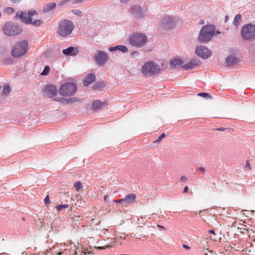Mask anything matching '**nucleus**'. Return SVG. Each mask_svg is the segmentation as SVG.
Returning <instances> with one entry per match:
<instances>
[{"label":"nucleus","mask_w":255,"mask_h":255,"mask_svg":"<svg viewBox=\"0 0 255 255\" xmlns=\"http://www.w3.org/2000/svg\"><path fill=\"white\" fill-rule=\"evenodd\" d=\"M37 14L36 11L35 10L31 9L29 10L28 13L20 11V14L19 12H17L15 15V18H19L22 22L26 24H32V25L36 26H39L42 23V21L40 19L35 20L32 21V18L31 16Z\"/></svg>","instance_id":"obj_1"},{"label":"nucleus","mask_w":255,"mask_h":255,"mask_svg":"<svg viewBox=\"0 0 255 255\" xmlns=\"http://www.w3.org/2000/svg\"><path fill=\"white\" fill-rule=\"evenodd\" d=\"M74 28V25L72 21L64 19L59 23L57 33L62 37H66L71 33Z\"/></svg>","instance_id":"obj_2"},{"label":"nucleus","mask_w":255,"mask_h":255,"mask_svg":"<svg viewBox=\"0 0 255 255\" xmlns=\"http://www.w3.org/2000/svg\"><path fill=\"white\" fill-rule=\"evenodd\" d=\"M28 48V44L26 41H20L13 46L11 54L14 58L20 57L26 53Z\"/></svg>","instance_id":"obj_3"},{"label":"nucleus","mask_w":255,"mask_h":255,"mask_svg":"<svg viewBox=\"0 0 255 255\" xmlns=\"http://www.w3.org/2000/svg\"><path fill=\"white\" fill-rule=\"evenodd\" d=\"M215 31V28L213 25L203 26L200 32L199 40L202 43L208 42L212 38Z\"/></svg>","instance_id":"obj_4"},{"label":"nucleus","mask_w":255,"mask_h":255,"mask_svg":"<svg viewBox=\"0 0 255 255\" xmlns=\"http://www.w3.org/2000/svg\"><path fill=\"white\" fill-rule=\"evenodd\" d=\"M160 71V66L153 61L146 62L142 67V73L147 76L157 74Z\"/></svg>","instance_id":"obj_5"},{"label":"nucleus","mask_w":255,"mask_h":255,"mask_svg":"<svg viewBox=\"0 0 255 255\" xmlns=\"http://www.w3.org/2000/svg\"><path fill=\"white\" fill-rule=\"evenodd\" d=\"M242 38L246 40H252L255 38V25L247 24L243 27L241 32Z\"/></svg>","instance_id":"obj_6"},{"label":"nucleus","mask_w":255,"mask_h":255,"mask_svg":"<svg viewBox=\"0 0 255 255\" xmlns=\"http://www.w3.org/2000/svg\"><path fill=\"white\" fill-rule=\"evenodd\" d=\"M2 29L4 34L8 36L16 35L21 32V29L19 26L13 24L11 22H6Z\"/></svg>","instance_id":"obj_7"},{"label":"nucleus","mask_w":255,"mask_h":255,"mask_svg":"<svg viewBox=\"0 0 255 255\" xmlns=\"http://www.w3.org/2000/svg\"><path fill=\"white\" fill-rule=\"evenodd\" d=\"M76 85L72 83H66L62 85L59 89V93L64 96H70L76 91Z\"/></svg>","instance_id":"obj_8"},{"label":"nucleus","mask_w":255,"mask_h":255,"mask_svg":"<svg viewBox=\"0 0 255 255\" xmlns=\"http://www.w3.org/2000/svg\"><path fill=\"white\" fill-rule=\"evenodd\" d=\"M146 41V37L145 35L141 33H135L132 35L129 40L130 45L133 46L141 47Z\"/></svg>","instance_id":"obj_9"},{"label":"nucleus","mask_w":255,"mask_h":255,"mask_svg":"<svg viewBox=\"0 0 255 255\" xmlns=\"http://www.w3.org/2000/svg\"><path fill=\"white\" fill-rule=\"evenodd\" d=\"M196 53L199 56L204 59H207L211 55V51L203 45L197 46Z\"/></svg>","instance_id":"obj_10"},{"label":"nucleus","mask_w":255,"mask_h":255,"mask_svg":"<svg viewBox=\"0 0 255 255\" xmlns=\"http://www.w3.org/2000/svg\"><path fill=\"white\" fill-rule=\"evenodd\" d=\"M108 55L102 51H98V53L95 56V60L97 64L99 66H103L108 60Z\"/></svg>","instance_id":"obj_11"},{"label":"nucleus","mask_w":255,"mask_h":255,"mask_svg":"<svg viewBox=\"0 0 255 255\" xmlns=\"http://www.w3.org/2000/svg\"><path fill=\"white\" fill-rule=\"evenodd\" d=\"M129 12L133 16L136 18H141L144 16V11L138 5L131 6Z\"/></svg>","instance_id":"obj_12"},{"label":"nucleus","mask_w":255,"mask_h":255,"mask_svg":"<svg viewBox=\"0 0 255 255\" xmlns=\"http://www.w3.org/2000/svg\"><path fill=\"white\" fill-rule=\"evenodd\" d=\"M174 24V21L172 17L166 16L163 17L161 20V26L165 29L171 28Z\"/></svg>","instance_id":"obj_13"},{"label":"nucleus","mask_w":255,"mask_h":255,"mask_svg":"<svg viewBox=\"0 0 255 255\" xmlns=\"http://www.w3.org/2000/svg\"><path fill=\"white\" fill-rule=\"evenodd\" d=\"M44 93L47 96L52 98L56 95L57 90L56 87L52 85H48L45 88Z\"/></svg>","instance_id":"obj_14"},{"label":"nucleus","mask_w":255,"mask_h":255,"mask_svg":"<svg viewBox=\"0 0 255 255\" xmlns=\"http://www.w3.org/2000/svg\"><path fill=\"white\" fill-rule=\"evenodd\" d=\"M78 52V49L77 48H74L73 47H69L62 50V53L64 55L72 56L76 55Z\"/></svg>","instance_id":"obj_15"},{"label":"nucleus","mask_w":255,"mask_h":255,"mask_svg":"<svg viewBox=\"0 0 255 255\" xmlns=\"http://www.w3.org/2000/svg\"><path fill=\"white\" fill-rule=\"evenodd\" d=\"M95 80V75L93 73L89 74L86 76L85 79L83 81L84 85L85 86H88L93 82H94Z\"/></svg>","instance_id":"obj_16"},{"label":"nucleus","mask_w":255,"mask_h":255,"mask_svg":"<svg viewBox=\"0 0 255 255\" xmlns=\"http://www.w3.org/2000/svg\"><path fill=\"white\" fill-rule=\"evenodd\" d=\"M198 64L199 62L198 61L193 59L183 66V68L184 70L191 69L194 68L196 66L198 65Z\"/></svg>","instance_id":"obj_17"},{"label":"nucleus","mask_w":255,"mask_h":255,"mask_svg":"<svg viewBox=\"0 0 255 255\" xmlns=\"http://www.w3.org/2000/svg\"><path fill=\"white\" fill-rule=\"evenodd\" d=\"M238 62V59L237 57L233 55L228 56L226 59V62L229 66H233L237 64Z\"/></svg>","instance_id":"obj_18"},{"label":"nucleus","mask_w":255,"mask_h":255,"mask_svg":"<svg viewBox=\"0 0 255 255\" xmlns=\"http://www.w3.org/2000/svg\"><path fill=\"white\" fill-rule=\"evenodd\" d=\"M106 105L105 102L102 103L99 101H95L93 103L92 106L94 111H97L102 109Z\"/></svg>","instance_id":"obj_19"},{"label":"nucleus","mask_w":255,"mask_h":255,"mask_svg":"<svg viewBox=\"0 0 255 255\" xmlns=\"http://www.w3.org/2000/svg\"><path fill=\"white\" fill-rule=\"evenodd\" d=\"M136 198V196L134 194H130L128 195L125 198V203L126 204H129L132 202H133L135 199Z\"/></svg>","instance_id":"obj_20"},{"label":"nucleus","mask_w":255,"mask_h":255,"mask_svg":"<svg viewBox=\"0 0 255 255\" xmlns=\"http://www.w3.org/2000/svg\"><path fill=\"white\" fill-rule=\"evenodd\" d=\"M56 4L55 2H52L46 5L44 7V10L45 12L49 11L52 10L56 6Z\"/></svg>","instance_id":"obj_21"},{"label":"nucleus","mask_w":255,"mask_h":255,"mask_svg":"<svg viewBox=\"0 0 255 255\" xmlns=\"http://www.w3.org/2000/svg\"><path fill=\"white\" fill-rule=\"evenodd\" d=\"M242 19V16H241V15L239 14H237L234 19V21H233V24L234 25H235L236 27H237L238 26V25H239L240 24V22L241 21Z\"/></svg>","instance_id":"obj_22"},{"label":"nucleus","mask_w":255,"mask_h":255,"mask_svg":"<svg viewBox=\"0 0 255 255\" xmlns=\"http://www.w3.org/2000/svg\"><path fill=\"white\" fill-rule=\"evenodd\" d=\"M170 64L174 66H176L181 65L182 64V62L180 59L176 58L171 60Z\"/></svg>","instance_id":"obj_23"},{"label":"nucleus","mask_w":255,"mask_h":255,"mask_svg":"<svg viewBox=\"0 0 255 255\" xmlns=\"http://www.w3.org/2000/svg\"><path fill=\"white\" fill-rule=\"evenodd\" d=\"M13 62V59L12 57H8L5 58L3 60V63L6 65L11 64Z\"/></svg>","instance_id":"obj_24"},{"label":"nucleus","mask_w":255,"mask_h":255,"mask_svg":"<svg viewBox=\"0 0 255 255\" xmlns=\"http://www.w3.org/2000/svg\"><path fill=\"white\" fill-rule=\"evenodd\" d=\"M118 47V50L122 51L123 53H126L128 51V48L124 45H118L117 46Z\"/></svg>","instance_id":"obj_25"},{"label":"nucleus","mask_w":255,"mask_h":255,"mask_svg":"<svg viewBox=\"0 0 255 255\" xmlns=\"http://www.w3.org/2000/svg\"><path fill=\"white\" fill-rule=\"evenodd\" d=\"M50 71V67L48 66H46L44 67L43 71L41 73V75L43 76H46L49 74Z\"/></svg>","instance_id":"obj_26"},{"label":"nucleus","mask_w":255,"mask_h":255,"mask_svg":"<svg viewBox=\"0 0 255 255\" xmlns=\"http://www.w3.org/2000/svg\"><path fill=\"white\" fill-rule=\"evenodd\" d=\"M68 204H64V205H58L56 206V208L57 211H61L64 209H66L68 207Z\"/></svg>","instance_id":"obj_27"},{"label":"nucleus","mask_w":255,"mask_h":255,"mask_svg":"<svg viewBox=\"0 0 255 255\" xmlns=\"http://www.w3.org/2000/svg\"><path fill=\"white\" fill-rule=\"evenodd\" d=\"M74 186L77 191H79L80 189L82 188V185L80 182L77 181L74 184Z\"/></svg>","instance_id":"obj_28"},{"label":"nucleus","mask_w":255,"mask_h":255,"mask_svg":"<svg viewBox=\"0 0 255 255\" xmlns=\"http://www.w3.org/2000/svg\"><path fill=\"white\" fill-rule=\"evenodd\" d=\"M72 12L74 14H75L79 16H82L83 15V12L78 9H73L72 10Z\"/></svg>","instance_id":"obj_29"},{"label":"nucleus","mask_w":255,"mask_h":255,"mask_svg":"<svg viewBox=\"0 0 255 255\" xmlns=\"http://www.w3.org/2000/svg\"><path fill=\"white\" fill-rule=\"evenodd\" d=\"M10 91V88L7 85H5L3 87L2 93L3 94H7Z\"/></svg>","instance_id":"obj_30"},{"label":"nucleus","mask_w":255,"mask_h":255,"mask_svg":"<svg viewBox=\"0 0 255 255\" xmlns=\"http://www.w3.org/2000/svg\"><path fill=\"white\" fill-rule=\"evenodd\" d=\"M5 11L6 13L10 14L13 12V9L11 7H7L5 9Z\"/></svg>","instance_id":"obj_31"},{"label":"nucleus","mask_w":255,"mask_h":255,"mask_svg":"<svg viewBox=\"0 0 255 255\" xmlns=\"http://www.w3.org/2000/svg\"><path fill=\"white\" fill-rule=\"evenodd\" d=\"M165 136V134L163 133H162L158 138L157 140H156L154 142L155 143H158L163 138H164Z\"/></svg>","instance_id":"obj_32"},{"label":"nucleus","mask_w":255,"mask_h":255,"mask_svg":"<svg viewBox=\"0 0 255 255\" xmlns=\"http://www.w3.org/2000/svg\"><path fill=\"white\" fill-rule=\"evenodd\" d=\"M131 55L133 57L137 58L139 56V53L137 51H134L131 53Z\"/></svg>","instance_id":"obj_33"},{"label":"nucleus","mask_w":255,"mask_h":255,"mask_svg":"<svg viewBox=\"0 0 255 255\" xmlns=\"http://www.w3.org/2000/svg\"><path fill=\"white\" fill-rule=\"evenodd\" d=\"M198 95L199 96H202L205 98H206L209 96V94L206 93H200Z\"/></svg>","instance_id":"obj_34"},{"label":"nucleus","mask_w":255,"mask_h":255,"mask_svg":"<svg viewBox=\"0 0 255 255\" xmlns=\"http://www.w3.org/2000/svg\"><path fill=\"white\" fill-rule=\"evenodd\" d=\"M197 169L199 170L203 174H204L205 173V168L203 167H198Z\"/></svg>","instance_id":"obj_35"},{"label":"nucleus","mask_w":255,"mask_h":255,"mask_svg":"<svg viewBox=\"0 0 255 255\" xmlns=\"http://www.w3.org/2000/svg\"><path fill=\"white\" fill-rule=\"evenodd\" d=\"M44 201L45 204H48L50 203V199L48 195H47L45 197Z\"/></svg>","instance_id":"obj_36"},{"label":"nucleus","mask_w":255,"mask_h":255,"mask_svg":"<svg viewBox=\"0 0 255 255\" xmlns=\"http://www.w3.org/2000/svg\"><path fill=\"white\" fill-rule=\"evenodd\" d=\"M75 253L76 255H87V253L86 252H85L84 250H83V251H82L80 253V254H79L77 251H76Z\"/></svg>","instance_id":"obj_37"},{"label":"nucleus","mask_w":255,"mask_h":255,"mask_svg":"<svg viewBox=\"0 0 255 255\" xmlns=\"http://www.w3.org/2000/svg\"><path fill=\"white\" fill-rule=\"evenodd\" d=\"M118 50V47L116 46L115 47H111L109 48V51L111 52H114Z\"/></svg>","instance_id":"obj_38"},{"label":"nucleus","mask_w":255,"mask_h":255,"mask_svg":"<svg viewBox=\"0 0 255 255\" xmlns=\"http://www.w3.org/2000/svg\"><path fill=\"white\" fill-rule=\"evenodd\" d=\"M70 0H63L62 1H61L59 3V5H62L67 2H68V1H69Z\"/></svg>","instance_id":"obj_39"},{"label":"nucleus","mask_w":255,"mask_h":255,"mask_svg":"<svg viewBox=\"0 0 255 255\" xmlns=\"http://www.w3.org/2000/svg\"><path fill=\"white\" fill-rule=\"evenodd\" d=\"M114 202L118 203H122L125 202V200L124 198H122L120 200H114Z\"/></svg>","instance_id":"obj_40"},{"label":"nucleus","mask_w":255,"mask_h":255,"mask_svg":"<svg viewBox=\"0 0 255 255\" xmlns=\"http://www.w3.org/2000/svg\"><path fill=\"white\" fill-rule=\"evenodd\" d=\"M180 180L182 182H185L187 180V178L185 176H182L180 178Z\"/></svg>","instance_id":"obj_41"},{"label":"nucleus","mask_w":255,"mask_h":255,"mask_svg":"<svg viewBox=\"0 0 255 255\" xmlns=\"http://www.w3.org/2000/svg\"><path fill=\"white\" fill-rule=\"evenodd\" d=\"M182 246L186 250H189L190 249V247L187 245L183 244Z\"/></svg>","instance_id":"obj_42"},{"label":"nucleus","mask_w":255,"mask_h":255,"mask_svg":"<svg viewBox=\"0 0 255 255\" xmlns=\"http://www.w3.org/2000/svg\"><path fill=\"white\" fill-rule=\"evenodd\" d=\"M121 2L123 3H127L130 1V0H120Z\"/></svg>","instance_id":"obj_43"},{"label":"nucleus","mask_w":255,"mask_h":255,"mask_svg":"<svg viewBox=\"0 0 255 255\" xmlns=\"http://www.w3.org/2000/svg\"><path fill=\"white\" fill-rule=\"evenodd\" d=\"M188 189H189V188H188V186H185V187H184V188L183 192H184V193H186V192H188Z\"/></svg>","instance_id":"obj_44"},{"label":"nucleus","mask_w":255,"mask_h":255,"mask_svg":"<svg viewBox=\"0 0 255 255\" xmlns=\"http://www.w3.org/2000/svg\"><path fill=\"white\" fill-rule=\"evenodd\" d=\"M246 167L250 168V165L248 161H247L246 164Z\"/></svg>","instance_id":"obj_45"},{"label":"nucleus","mask_w":255,"mask_h":255,"mask_svg":"<svg viewBox=\"0 0 255 255\" xmlns=\"http://www.w3.org/2000/svg\"><path fill=\"white\" fill-rule=\"evenodd\" d=\"M9 0L12 2H15V3L18 2L19 1H20V0Z\"/></svg>","instance_id":"obj_46"},{"label":"nucleus","mask_w":255,"mask_h":255,"mask_svg":"<svg viewBox=\"0 0 255 255\" xmlns=\"http://www.w3.org/2000/svg\"><path fill=\"white\" fill-rule=\"evenodd\" d=\"M209 232L211 234H215V232L214 230H209Z\"/></svg>","instance_id":"obj_47"},{"label":"nucleus","mask_w":255,"mask_h":255,"mask_svg":"<svg viewBox=\"0 0 255 255\" xmlns=\"http://www.w3.org/2000/svg\"><path fill=\"white\" fill-rule=\"evenodd\" d=\"M157 227L159 228L165 229V228L161 225H157Z\"/></svg>","instance_id":"obj_48"},{"label":"nucleus","mask_w":255,"mask_h":255,"mask_svg":"<svg viewBox=\"0 0 255 255\" xmlns=\"http://www.w3.org/2000/svg\"><path fill=\"white\" fill-rule=\"evenodd\" d=\"M107 197H108V196H106V195L105 196V197H104V200L105 201H106Z\"/></svg>","instance_id":"obj_49"},{"label":"nucleus","mask_w":255,"mask_h":255,"mask_svg":"<svg viewBox=\"0 0 255 255\" xmlns=\"http://www.w3.org/2000/svg\"><path fill=\"white\" fill-rule=\"evenodd\" d=\"M205 212V210H204V211H199V214H201V213L202 212Z\"/></svg>","instance_id":"obj_50"},{"label":"nucleus","mask_w":255,"mask_h":255,"mask_svg":"<svg viewBox=\"0 0 255 255\" xmlns=\"http://www.w3.org/2000/svg\"><path fill=\"white\" fill-rule=\"evenodd\" d=\"M228 18H229V16H228V15L226 16V17H225L226 21H227V19H228Z\"/></svg>","instance_id":"obj_51"},{"label":"nucleus","mask_w":255,"mask_h":255,"mask_svg":"<svg viewBox=\"0 0 255 255\" xmlns=\"http://www.w3.org/2000/svg\"><path fill=\"white\" fill-rule=\"evenodd\" d=\"M218 130H223V128H219L218 129Z\"/></svg>","instance_id":"obj_52"},{"label":"nucleus","mask_w":255,"mask_h":255,"mask_svg":"<svg viewBox=\"0 0 255 255\" xmlns=\"http://www.w3.org/2000/svg\"><path fill=\"white\" fill-rule=\"evenodd\" d=\"M80 1H81V0H76V2H80Z\"/></svg>","instance_id":"obj_53"},{"label":"nucleus","mask_w":255,"mask_h":255,"mask_svg":"<svg viewBox=\"0 0 255 255\" xmlns=\"http://www.w3.org/2000/svg\"><path fill=\"white\" fill-rule=\"evenodd\" d=\"M90 253H89V252H87V255H90Z\"/></svg>","instance_id":"obj_54"},{"label":"nucleus","mask_w":255,"mask_h":255,"mask_svg":"<svg viewBox=\"0 0 255 255\" xmlns=\"http://www.w3.org/2000/svg\"><path fill=\"white\" fill-rule=\"evenodd\" d=\"M78 247H79V249H80V248H82V245H80V247H79V246H78Z\"/></svg>","instance_id":"obj_55"},{"label":"nucleus","mask_w":255,"mask_h":255,"mask_svg":"<svg viewBox=\"0 0 255 255\" xmlns=\"http://www.w3.org/2000/svg\"><path fill=\"white\" fill-rule=\"evenodd\" d=\"M245 230H247V229H246L245 228H244V229H243V232H244V231H245Z\"/></svg>","instance_id":"obj_56"},{"label":"nucleus","mask_w":255,"mask_h":255,"mask_svg":"<svg viewBox=\"0 0 255 255\" xmlns=\"http://www.w3.org/2000/svg\"><path fill=\"white\" fill-rule=\"evenodd\" d=\"M121 255H129L122 254Z\"/></svg>","instance_id":"obj_57"},{"label":"nucleus","mask_w":255,"mask_h":255,"mask_svg":"<svg viewBox=\"0 0 255 255\" xmlns=\"http://www.w3.org/2000/svg\"><path fill=\"white\" fill-rule=\"evenodd\" d=\"M101 85H102V86H104V84L103 83H102Z\"/></svg>","instance_id":"obj_58"},{"label":"nucleus","mask_w":255,"mask_h":255,"mask_svg":"<svg viewBox=\"0 0 255 255\" xmlns=\"http://www.w3.org/2000/svg\"><path fill=\"white\" fill-rule=\"evenodd\" d=\"M72 101V99H69V101Z\"/></svg>","instance_id":"obj_59"},{"label":"nucleus","mask_w":255,"mask_h":255,"mask_svg":"<svg viewBox=\"0 0 255 255\" xmlns=\"http://www.w3.org/2000/svg\"><path fill=\"white\" fill-rule=\"evenodd\" d=\"M77 250L79 252H80V250H79V248L77 249Z\"/></svg>","instance_id":"obj_60"},{"label":"nucleus","mask_w":255,"mask_h":255,"mask_svg":"<svg viewBox=\"0 0 255 255\" xmlns=\"http://www.w3.org/2000/svg\"><path fill=\"white\" fill-rule=\"evenodd\" d=\"M100 249H102V247H99Z\"/></svg>","instance_id":"obj_61"}]
</instances>
